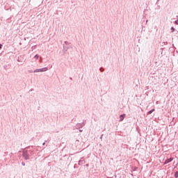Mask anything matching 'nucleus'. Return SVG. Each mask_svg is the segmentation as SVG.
<instances>
[{
    "label": "nucleus",
    "instance_id": "6",
    "mask_svg": "<svg viewBox=\"0 0 178 178\" xmlns=\"http://www.w3.org/2000/svg\"><path fill=\"white\" fill-rule=\"evenodd\" d=\"M172 161H173V157H170V159H167L164 161V165H168V163H170V162H172Z\"/></svg>",
    "mask_w": 178,
    "mask_h": 178
},
{
    "label": "nucleus",
    "instance_id": "3",
    "mask_svg": "<svg viewBox=\"0 0 178 178\" xmlns=\"http://www.w3.org/2000/svg\"><path fill=\"white\" fill-rule=\"evenodd\" d=\"M47 70H48V67H43V68H40V69H36L34 70V73H40V72H47Z\"/></svg>",
    "mask_w": 178,
    "mask_h": 178
},
{
    "label": "nucleus",
    "instance_id": "21",
    "mask_svg": "<svg viewBox=\"0 0 178 178\" xmlns=\"http://www.w3.org/2000/svg\"><path fill=\"white\" fill-rule=\"evenodd\" d=\"M42 145H45V142L42 143Z\"/></svg>",
    "mask_w": 178,
    "mask_h": 178
},
{
    "label": "nucleus",
    "instance_id": "9",
    "mask_svg": "<svg viewBox=\"0 0 178 178\" xmlns=\"http://www.w3.org/2000/svg\"><path fill=\"white\" fill-rule=\"evenodd\" d=\"M152 112H155V108H152V110L148 111L147 112V115H151V113H152Z\"/></svg>",
    "mask_w": 178,
    "mask_h": 178
},
{
    "label": "nucleus",
    "instance_id": "4",
    "mask_svg": "<svg viewBox=\"0 0 178 178\" xmlns=\"http://www.w3.org/2000/svg\"><path fill=\"white\" fill-rule=\"evenodd\" d=\"M86 126V122L77 123L76 125V129H81V127H84Z\"/></svg>",
    "mask_w": 178,
    "mask_h": 178
},
{
    "label": "nucleus",
    "instance_id": "17",
    "mask_svg": "<svg viewBox=\"0 0 178 178\" xmlns=\"http://www.w3.org/2000/svg\"><path fill=\"white\" fill-rule=\"evenodd\" d=\"M102 137H104V134H102L101 136H100V139L102 140Z\"/></svg>",
    "mask_w": 178,
    "mask_h": 178
},
{
    "label": "nucleus",
    "instance_id": "16",
    "mask_svg": "<svg viewBox=\"0 0 178 178\" xmlns=\"http://www.w3.org/2000/svg\"><path fill=\"white\" fill-rule=\"evenodd\" d=\"M29 73H34V71L33 70H29Z\"/></svg>",
    "mask_w": 178,
    "mask_h": 178
},
{
    "label": "nucleus",
    "instance_id": "12",
    "mask_svg": "<svg viewBox=\"0 0 178 178\" xmlns=\"http://www.w3.org/2000/svg\"><path fill=\"white\" fill-rule=\"evenodd\" d=\"M38 58H40V56H38V54H36V55L34 56V58H35V59H38Z\"/></svg>",
    "mask_w": 178,
    "mask_h": 178
},
{
    "label": "nucleus",
    "instance_id": "23",
    "mask_svg": "<svg viewBox=\"0 0 178 178\" xmlns=\"http://www.w3.org/2000/svg\"><path fill=\"white\" fill-rule=\"evenodd\" d=\"M115 178H116V175H115Z\"/></svg>",
    "mask_w": 178,
    "mask_h": 178
},
{
    "label": "nucleus",
    "instance_id": "13",
    "mask_svg": "<svg viewBox=\"0 0 178 178\" xmlns=\"http://www.w3.org/2000/svg\"><path fill=\"white\" fill-rule=\"evenodd\" d=\"M99 70H100V72H104L105 70V69H104V67H100Z\"/></svg>",
    "mask_w": 178,
    "mask_h": 178
},
{
    "label": "nucleus",
    "instance_id": "11",
    "mask_svg": "<svg viewBox=\"0 0 178 178\" xmlns=\"http://www.w3.org/2000/svg\"><path fill=\"white\" fill-rule=\"evenodd\" d=\"M175 30H176L173 26L171 27V33H174Z\"/></svg>",
    "mask_w": 178,
    "mask_h": 178
},
{
    "label": "nucleus",
    "instance_id": "18",
    "mask_svg": "<svg viewBox=\"0 0 178 178\" xmlns=\"http://www.w3.org/2000/svg\"><path fill=\"white\" fill-rule=\"evenodd\" d=\"M0 49H2V44H0Z\"/></svg>",
    "mask_w": 178,
    "mask_h": 178
},
{
    "label": "nucleus",
    "instance_id": "20",
    "mask_svg": "<svg viewBox=\"0 0 178 178\" xmlns=\"http://www.w3.org/2000/svg\"><path fill=\"white\" fill-rule=\"evenodd\" d=\"M86 166L87 168H88L89 165H88V164H86Z\"/></svg>",
    "mask_w": 178,
    "mask_h": 178
},
{
    "label": "nucleus",
    "instance_id": "2",
    "mask_svg": "<svg viewBox=\"0 0 178 178\" xmlns=\"http://www.w3.org/2000/svg\"><path fill=\"white\" fill-rule=\"evenodd\" d=\"M72 44L69 43L67 41L64 42L63 44V51L64 52H67L68 49H72Z\"/></svg>",
    "mask_w": 178,
    "mask_h": 178
},
{
    "label": "nucleus",
    "instance_id": "22",
    "mask_svg": "<svg viewBox=\"0 0 178 178\" xmlns=\"http://www.w3.org/2000/svg\"><path fill=\"white\" fill-rule=\"evenodd\" d=\"M70 79L72 80V77H70Z\"/></svg>",
    "mask_w": 178,
    "mask_h": 178
},
{
    "label": "nucleus",
    "instance_id": "1",
    "mask_svg": "<svg viewBox=\"0 0 178 178\" xmlns=\"http://www.w3.org/2000/svg\"><path fill=\"white\" fill-rule=\"evenodd\" d=\"M26 148L27 150L22 151V156L25 161H29V159H30V156H33V155H34V151L31 150L33 146H29Z\"/></svg>",
    "mask_w": 178,
    "mask_h": 178
},
{
    "label": "nucleus",
    "instance_id": "7",
    "mask_svg": "<svg viewBox=\"0 0 178 178\" xmlns=\"http://www.w3.org/2000/svg\"><path fill=\"white\" fill-rule=\"evenodd\" d=\"M84 163H86V161H84V158L82 157L81 159L79 161L78 165L81 166V165H84Z\"/></svg>",
    "mask_w": 178,
    "mask_h": 178
},
{
    "label": "nucleus",
    "instance_id": "15",
    "mask_svg": "<svg viewBox=\"0 0 178 178\" xmlns=\"http://www.w3.org/2000/svg\"><path fill=\"white\" fill-rule=\"evenodd\" d=\"M22 166H26V163H24V161L22 162Z\"/></svg>",
    "mask_w": 178,
    "mask_h": 178
},
{
    "label": "nucleus",
    "instance_id": "14",
    "mask_svg": "<svg viewBox=\"0 0 178 178\" xmlns=\"http://www.w3.org/2000/svg\"><path fill=\"white\" fill-rule=\"evenodd\" d=\"M175 24H177L178 26V19H177L176 21H175Z\"/></svg>",
    "mask_w": 178,
    "mask_h": 178
},
{
    "label": "nucleus",
    "instance_id": "19",
    "mask_svg": "<svg viewBox=\"0 0 178 178\" xmlns=\"http://www.w3.org/2000/svg\"><path fill=\"white\" fill-rule=\"evenodd\" d=\"M79 131H80V133H81V132L83 131V130H81V129H79Z\"/></svg>",
    "mask_w": 178,
    "mask_h": 178
},
{
    "label": "nucleus",
    "instance_id": "5",
    "mask_svg": "<svg viewBox=\"0 0 178 178\" xmlns=\"http://www.w3.org/2000/svg\"><path fill=\"white\" fill-rule=\"evenodd\" d=\"M17 62H24V56L21 55L17 59Z\"/></svg>",
    "mask_w": 178,
    "mask_h": 178
},
{
    "label": "nucleus",
    "instance_id": "8",
    "mask_svg": "<svg viewBox=\"0 0 178 178\" xmlns=\"http://www.w3.org/2000/svg\"><path fill=\"white\" fill-rule=\"evenodd\" d=\"M126 116V114H122L120 115V122H123V120H124V118Z\"/></svg>",
    "mask_w": 178,
    "mask_h": 178
},
{
    "label": "nucleus",
    "instance_id": "10",
    "mask_svg": "<svg viewBox=\"0 0 178 178\" xmlns=\"http://www.w3.org/2000/svg\"><path fill=\"white\" fill-rule=\"evenodd\" d=\"M175 177L178 178V171L175 172Z\"/></svg>",
    "mask_w": 178,
    "mask_h": 178
}]
</instances>
